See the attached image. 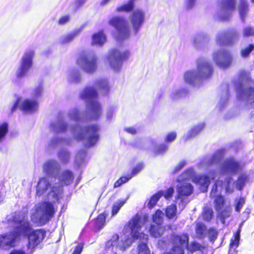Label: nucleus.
Wrapping results in <instances>:
<instances>
[{
  "mask_svg": "<svg viewBox=\"0 0 254 254\" xmlns=\"http://www.w3.org/2000/svg\"><path fill=\"white\" fill-rule=\"evenodd\" d=\"M148 216L147 215L140 216L136 214L132 217L128 221V224L125 226L126 231H128L131 237H128L127 239L125 237L123 238L119 242V236L115 235L107 243V247L109 248L112 247L113 250L114 249L125 250L131 244L133 240L139 239L142 240L143 242L138 245L139 254H150V251L146 245L148 236L147 235L141 232V229L146 222Z\"/></svg>",
  "mask_w": 254,
  "mask_h": 254,
  "instance_id": "obj_1",
  "label": "nucleus"
},
{
  "mask_svg": "<svg viewBox=\"0 0 254 254\" xmlns=\"http://www.w3.org/2000/svg\"><path fill=\"white\" fill-rule=\"evenodd\" d=\"M213 72L212 64L204 60L198 61L196 71H188L184 74L185 81L192 84L195 81H201L210 77Z\"/></svg>",
  "mask_w": 254,
  "mask_h": 254,
  "instance_id": "obj_2",
  "label": "nucleus"
},
{
  "mask_svg": "<svg viewBox=\"0 0 254 254\" xmlns=\"http://www.w3.org/2000/svg\"><path fill=\"white\" fill-rule=\"evenodd\" d=\"M80 98L90 103L88 119L96 120L102 114L101 106L97 100L98 92L96 89L92 86L85 87L80 92Z\"/></svg>",
  "mask_w": 254,
  "mask_h": 254,
  "instance_id": "obj_3",
  "label": "nucleus"
},
{
  "mask_svg": "<svg viewBox=\"0 0 254 254\" xmlns=\"http://www.w3.org/2000/svg\"><path fill=\"white\" fill-rule=\"evenodd\" d=\"M19 225L17 226V239L19 237L28 235L27 248L32 252L44 238L46 232L43 230L31 231L29 223L26 221L20 222Z\"/></svg>",
  "mask_w": 254,
  "mask_h": 254,
  "instance_id": "obj_4",
  "label": "nucleus"
},
{
  "mask_svg": "<svg viewBox=\"0 0 254 254\" xmlns=\"http://www.w3.org/2000/svg\"><path fill=\"white\" fill-rule=\"evenodd\" d=\"M116 32V39L123 40L129 37L131 30L127 20L122 16H113L108 21Z\"/></svg>",
  "mask_w": 254,
  "mask_h": 254,
  "instance_id": "obj_5",
  "label": "nucleus"
},
{
  "mask_svg": "<svg viewBox=\"0 0 254 254\" xmlns=\"http://www.w3.org/2000/svg\"><path fill=\"white\" fill-rule=\"evenodd\" d=\"M78 67L88 73L95 71L98 65V59L96 55L91 53H82L76 60Z\"/></svg>",
  "mask_w": 254,
  "mask_h": 254,
  "instance_id": "obj_6",
  "label": "nucleus"
},
{
  "mask_svg": "<svg viewBox=\"0 0 254 254\" xmlns=\"http://www.w3.org/2000/svg\"><path fill=\"white\" fill-rule=\"evenodd\" d=\"M46 191H48L49 199L55 201L59 199L62 190L60 186L52 187L49 179L42 178L37 185V194L41 195Z\"/></svg>",
  "mask_w": 254,
  "mask_h": 254,
  "instance_id": "obj_7",
  "label": "nucleus"
},
{
  "mask_svg": "<svg viewBox=\"0 0 254 254\" xmlns=\"http://www.w3.org/2000/svg\"><path fill=\"white\" fill-rule=\"evenodd\" d=\"M231 179L227 178L223 183L221 181H217L213 187L211 192L210 195L212 197H216L215 199V203L216 209L217 210H220L224 205V199L220 195L223 187H225L227 192H232L233 190L230 188V184Z\"/></svg>",
  "mask_w": 254,
  "mask_h": 254,
  "instance_id": "obj_8",
  "label": "nucleus"
},
{
  "mask_svg": "<svg viewBox=\"0 0 254 254\" xmlns=\"http://www.w3.org/2000/svg\"><path fill=\"white\" fill-rule=\"evenodd\" d=\"M54 212L53 205L51 203L44 202L38 207L33 217L40 223L45 224L53 216Z\"/></svg>",
  "mask_w": 254,
  "mask_h": 254,
  "instance_id": "obj_9",
  "label": "nucleus"
},
{
  "mask_svg": "<svg viewBox=\"0 0 254 254\" xmlns=\"http://www.w3.org/2000/svg\"><path fill=\"white\" fill-rule=\"evenodd\" d=\"M129 56V53L127 51L122 52L116 49H113L109 53L108 60L110 66L114 69H117Z\"/></svg>",
  "mask_w": 254,
  "mask_h": 254,
  "instance_id": "obj_10",
  "label": "nucleus"
},
{
  "mask_svg": "<svg viewBox=\"0 0 254 254\" xmlns=\"http://www.w3.org/2000/svg\"><path fill=\"white\" fill-rule=\"evenodd\" d=\"M239 37L240 34L236 29H229L218 36L216 42L220 45L232 46L238 41Z\"/></svg>",
  "mask_w": 254,
  "mask_h": 254,
  "instance_id": "obj_11",
  "label": "nucleus"
},
{
  "mask_svg": "<svg viewBox=\"0 0 254 254\" xmlns=\"http://www.w3.org/2000/svg\"><path fill=\"white\" fill-rule=\"evenodd\" d=\"M212 59L216 64L222 68L228 67L232 61L231 54L226 50L214 52L212 54Z\"/></svg>",
  "mask_w": 254,
  "mask_h": 254,
  "instance_id": "obj_12",
  "label": "nucleus"
},
{
  "mask_svg": "<svg viewBox=\"0 0 254 254\" xmlns=\"http://www.w3.org/2000/svg\"><path fill=\"white\" fill-rule=\"evenodd\" d=\"M237 0H221L219 6L222 12L220 18L223 21L230 19L236 9Z\"/></svg>",
  "mask_w": 254,
  "mask_h": 254,
  "instance_id": "obj_13",
  "label": "nucleus"
},
{
  "mask_svg": "<svg viewBox=\"0 0 254 254\" xmlns=\"http://www.w3.org/2000/svg\"><path fill=\"white\" fill-rule=\"evenodd\" d=\"M129 20L132 31L134 34H136L144 22V12L141 9L134 10L130 15Z\"/></svg>",
  "mask_w": 254,
  "mask_h": 254,
  "instance_id": "obj_14",
  "label": "nucleus"
},
{
  "mask_svg": "<svg viewBox=\"0 0 254 254\" xmlns=\"http://www.w3.org/2000/svg\"><path fill=\"white\" fill-rule=\"evenodd\" d=\"M174 247L171 251V254H184V249L188 246L189 237L186 234L174 236Z\"/></svg>",
  "mask_w": 254,
  "mask_h": 254,
  "instance_id": "obj_15",
  "label": "nucleus"
},
{
  "mask_svg": "<svg viewBox=\"0 0 254 254\" xmlns=\"http://www.w3.org/2000/svg\"><path fill=\"white\" fill-rule=\"evenodd\" d=\"M34 56V52L30 51L25 52L22 57L17 77H22L24 76L32 65V60Z\"/></svg>",
  "mask_w": 254,
  "mask_h": 254,
  "instance_id": "obj_16",
  "label": "nucleus"
},
{
  "mask_svg": "<svg viewBox=\"0 0 254 254\" xmlns=\"http://www.w3.org/2000/svg\"><path fill=\"white\" fill-rule=\"evenodd\" d=\"M16 246V232H10L0 235V249L9 250Z\"/></svg>",
  "mask_w": 254,
  "mask_h": 254,
  "instance_id": "obj_17",
  "label": "nucleus"
},
{
  "mask_svg": "<svg viewBox=\"0 0 254 254\" xmlns=\"http://www.w3.org/2000/svg\"><path fill=\"white\" fill-rule=\"evenodd\" d=\"M38 103L37 101L29 99H23L17 97V108L25 113H32L37 110Z\"/></svg>",
  "mask_w": 254,
  "mask_h": 254,
  "instance_id": "obj_18",
  "label": "nucleus"
},
{
  "mask_svg": "<svg viewBox=\"0 0 254 254\" xmlns=\"http://www.w3.org/2000/svg\"><path fill=\"white\" fill-rule=\"evenodd\" d=\"M98 130L99 127L94 124L87 126L84 128V133L87 135V142L88 146H93L97 142L99 138Z\"/></svg>",
  "mask_w": 254,
  "mask_h": 254,
  "instance_id": "obj_19",
  "label": "nucleus"
},
{
  "mask_svg": "<svg viewBox=\"0 0 254 254\" xmlns=\"http://www.w3.org/2000/svg\"><path fill=\"white\" fill-rule=\"evenodd\" d=\"M193 181L199 185L201 191L205 192L207 191L210 182L209 177L206 176L196 177L194 179Z\"/></svg>",
  "mask_w": 254,
  "mask_h": 254,
  "instance_id": "obj_20",
  "label": "nucleus"
},
{
  "mask_svg": "<svg viewBox=\"0 0 254 254\" xmlns=\"http://www.w3.org/2000/svg\"><path fill=\"white\" fill-rule=\"evenodd\" d=\"M95 85L100 90L101 94L104 95H107L110 91L109 82L106 79L101 78L97 80Z\"/></svg>",
  "mask_w": 254,
  "mask_h": 254,
  "instance_id": "obj_21",
  "label": "nucleus"
},
{
  "mask_svg": "<svg viewBox=\"0 0 254 254\" xmlns=\"http://www.w3.org/2000/svg\"><path fill=\"white\" fill-rule=\"evenodd\" d=\"M106 41V36L103 30L94 33L92 36V45H102Z\"/></svg>",
  "mask_w": 254,
  "mask_h": 254,
  "instance_id": "obj_22",
  "label": "nucleus"
},
{
  "mask_svg": "<svg viewBox=\"0 0 254 254\" xmlns=\"http://www.w3.org/2000/svg\"><path fill=\"white\" fill-rule=\"evenodd\" d=\"M192 191V186L190 183L184 182L178 185V192L180 195H189Z\"/></svg>",
  "mask_w": 254,
  "mask_h": 254,
  "instance_id": "obj_23",
  "label": "nucleus"
},
{
  "mask_svg": "<svg viewBox=\"0 0 254 254\" xmlns=\"http://www.w3.org/2000/svg\"><path fill=\"white\" fill-rule=\"evenodd\" d=\"M73 179V175L69 171H64L58 175V179L62 185H69L72 182Z\"/></svg>",
  "mask_w": 254,
  "mask_h": 254,
  "instance_id": "obj_24",
  "label": "nucleus"
},
{
  "mask_svg": "<svg viewBox=\"0 0 254 254\" xmlns=\"http://www.w3.org/2000/svg\"><path fill=\"white\" fill-rule=\"evenodd\" d=\"M241 168V166L235 160H226L224 169L228 172H235Z\"/></svg>",
  "mask_w": 254,
  "mask_h": 254,
  "instance_id": "obj_25",
  "label": "nucleus"
},
{
  "mask_svg": "<svg viewBox=\"0 0 254 254\" xmlns=\"http://www.w3.org/2000/svg\"><path fill=\"white\" fill-rule=\"evenodd\" d=\"M43 169L47 173L53 174L59 170V165L54 160H49L44 165Z\"/></svg>",
  "mask_w": 254,
  "mask_h": 254,
  "instance_id": "obj_26",
  "label": "nucleus"
},
{
  "mask_svg": "<svg viewBox=\"0 0 254 254\" xmlns=\"http://www.w3.org/2000/svg\"><path fill=\"white\" fill-rule=\"evenodd\" d=\"M135 0H128V2L124 3L116 9V11L118 12H129L133 11L134 7V1Z\"/></svg>",
  "mask_w": 254,
  "mask_h": 254,
  "instance_id": "obj_27",
  "label": "nucleus"
},
{
  "mask_svg": "<svg viewBox=\"0 0 254 254\" xmlns=\"http://www.w3.org/2000/svg\"><path fill=\"white\" fill-rule=\"evenodd\" d=\"M81 31V29L80 28L73 30L62 38L61 40L62 43L65 44L71 42L80 34Z\"/></svg>",
  "mask_w": 254,
  "mask_h": 254,
  "instance_id": "obj_28",
  "label": "nucleus"
},
{
  "mask_svg": "<svg viewBox=\"0 0 254 254\" xmlns=\"http://www.w3.org/2000/svg\"><path fill=\"white\" fill-rule=\"evenodd\" d=\"M161 225H151L149 230L151 236L154 237H160L163 234L164 231V228L160 226Z\"/></svg>",
  "mask_w": 254,
  "mask_h": 254,
  "instance_id": "obj_29",
  "label": "nucleus"
},
{
  "mask_svg": "<svg viewBox=\"0 0 254 254\" xmlns=\"http://www.w3.org/2000/svg\"><path fill=\"white\" fill-rule=\"evenodd\" d=\"M6 222L8 227L12 229V231L16 232V213L15 212L8 215L6 218Z\"/></svg>",
  "mask_w": 254,
  "mask_h": 254,
  "instance_id": "obj_30",
  "label": "nucleus"
},
{
  "mask_svg": "<svg viewBox=\"0 0 254 254\" xmlns=\"http://www.w3.org/2000/svg\"><path fill=\"white\" fill-rule=\"evenodd\" d=\"M166 217L170 219L177 218V207L176 205L172 204L168 206L165 210Z\"/></svg>",
  "mask_w": 254,
  "mask_h": 254,
  "instance_id": "obj_31",
  "label": "nucleus"
},
{
  "mask_svg": "<svg viewBox=\"0 0 254 254\" xmlns=\"http://www.w3.org/2000/svg\"><path fill=\"white\" fill-rule=\"evenodd\" d=\"M238 9L240 16H244L248 10V5L246 0H240Z\"/></svg>",
  "mask_w": 254,
  "mask_h": 254,
  "instance_id": "obj_32",
  "label": "nucleus"
},
{
  "mask_svg": "<svg viewBox=\"0 0 254 254\" xmlns=\"http://www.w3.org/2000/svg\"><path fill=\"white\" fill-rule=\"evenodd\" d=\"M8 131V124L6 122L0 123V143L3 141Z\"/></svg>",
  "mask_w": 254,
  "mask_h": 254,
  "instance_id": "obj_33",
  "label": "nucleus"
},
{
  "mask_svg": "<svg viewBox=\"0 0 254 254\" xmlns=\"http://www.w3.org/2000/svg\"><path fill=\"white\" fill-rule=\"evenodd\" d=\"M195 232L198 237L201 238L204 237L206 233V228L204 225L202 223H196Z\"/></svg>",
  "mask_w": 254,
  "mask_h": 254,
  "instance_id": "obj_34",
  "label": "nucleus"
},
{
  "mask_svg": "<svg viewBox=\"0 0 254 254\" xmlns=\"http://www.w3.org/2000/svg\"><path fill=\"white\" fill-rule=\"evenodd\" d=\"M163 213L160 210H157L152 216V220L157 225H161L163 221Z\"/></svg>",
  "mask_w": 254,
  "mask_h": 254,
  "instance_id": "obj_35",
  "label": "nucleus"
},
{
  "mask_svg": "<svg viewBox=\"0 0 254 254\" xmlns=\"http://www.w3.org/2000/svg\"><path fill=\"white\" fill-rule=\"evenodd\" d=\"M254 50V44H250L240 51L241 56L244 58H248L250 53Z\"/></svg>",
  "mask_w": 254,
  "mask_h": 254,
  "instance_id": "obj_36",
  "label": "nucleus"
},
{
  "mask_svg": "<svg viewBox=\"0 0 254 254\" xmlns=\"http://www.w3.org/2000/svg\"><path fill=\"white\" fill-rule=\"evenodd\" d=\"M194 172L192 169L186 171L181 176L178 178V182H181L186 180L191 179L193 175Z\"/></svg>",
  "mask_w": 254,
  "mask_h": 254,
  "instance_id": "obj_37",
  "label": "nucleus"
},
{
  "mask_svg": "<svg viewBox=\"0 0 254 254\" xmlns=\"http://www.w3.org/2000/svg\"><path fill=\"white\" fill-rule=\"evenodd\" d=\"M169 146L167 143L159 144L154 150V153L156 155L165 153L168 149Z\"/></svg>",
  "mask_w": 254,
  "mask_h": 254,
  "instance_id": "obj_38",
  "label": "nucleus"
},
{
  "mask_svg": "<svg viewBox=\"0 0 254 254\" xmlns=\"http://www.w3.org/2000/svg\"><path fill=\"white\" fill-rule=\"evenodd\" d=\"M162 195L163 193L162 192H158L156 194L153 195L148 203V207L150 209L152 208L155 206L159 198L162 196Z\"/></svg>",
  "mask_w": 254,
  "mask_h": 254,
  "instance_id": "obj_39",
  "label": "nucleus"
},
{
  "mask_svg": "<svg viewBox=\"0 0 254 254\" xmlns=\"http://www.w3.org/2000/svg\"><path fill=\"white\" fill-rule=\"evenodd\" d=\"M177 136V134L176 131L169 132L166 134L164 138V142L165 143L170 144L176 140Z\"/></svg>",
  "mask_w": 254,
  "mask_h": 254,
  "instance_id": "obj_40",
  "label": "nucleus"
},
{
  "mask_svg": "<svg viewBox=\"0 0 254 254\" xmlns=\"http://www.w3.org/2000/svg\"><path fill=\"white\" fill-rule=\"evenodd\" d=\"M126 200H120L116 202L113 207L112 211V216H114L117 214L122 206L125 203Z\"/></svg>",
  "mask_w": 254,
  "mask_h": 254,
  "instance_id": "obj_41",
  "label": "nucleus"
},
{
  "mask_svg": "<svg viewBox=\"0 0 254 254\" xmlns=\"http://www.w3.org/2000/svg\"><path fill=\"white\" fill-rule=\"evenodd\" d=\"M240 231H241V229L240 228L238 229L237 232L235 234L234 239H232L231 242L230 244L231 249H235L238 246V245L239 244V241H240Z\"/></svg>",
  "mask_w": 254,
  "mask_h": 254,
  "instance_id": "obj_42",
  "label": "nucleus"
},
{
  "mask_svg": "<svg viewBox=\"0 0 254 254\" xmlns=\"http://www.w3.org/2000/svg\"><path fill=\"white\" fill-rule=\"evenodd\" d=\"M204 128L203 125H198L194 127L190 130L188 138H191L195 136L197 134L200 132Z\"/></svg>",
  "mask_w": 254,
  "mask_h": 254,
  "instance_id": "obj_43",
  "label": "nucleus"
},
{
  "mask_svg": "<svg viewBox=\"0 0 254 254\" xmlns=\"http://www.w3.org/2000/svg\"><path fill=\"white\" fill-rule=\"evenodd\" d=\"M247 179L246 175H242L239 177L238 181L236 182H235L233 185H235V187L237 189L240 190L245 185Z\"/></svg>",
  "mask_w": 254,
  "mask_h": 254,
  "instance_id": "obj_44",
  "label": "nucleus"
},
{
  "mask_svg": "<svg viewBox=\"0 0 254 254\" xmlns=\"http://www.w3.org/2000/svg\"><path fill=\"white\" fill-rule=\"evenodd\" d=\"M213 216V211L211 208L205 207L204 209L203 213V217L205 221H209L211 220Z\"/></svg>",
  "mask_w": 254,
  "mask_h": 254,
  "instance_id": "obj_45",
  "label": "nucleus"
},
{
  "mask_svg": "<svg viewBox=\"0 0 254 254\" xmlns=\"http://www.w3.org/2000/svg\"><path fill=\"white\" fill-rule=\"evenodd\" d=\"M247 95L250 104L254 108V88H249L247 90Z\"/></svg>",
  "mask_w": 254,
  "mask_h": 254,
  "instance_id": "obj_46",
  "label": "nucleus"
},
{
  "mask_svg": "<svg viewBox=\"0 0 254 254\" xmlns=\"http://www.w3.org/2000/svg\"><path fill=\"white\" fill-rule=\"evenodd\" d=\"M106 219V215L104 213L100 214L96 220V225L99 228H101L104 225Z\"/></svg>",
  "mask_w": 254,
  "mask_h": 254,
  "instance_id": "obj_47",
  "label": "nucleus"
},
{
  "mask_svg": "<svg viewBox=\"0 0 254 254\" xmlns=\"http://www.w3.org/2000/svg\"><path fill=\"white\" fill-rule=\"evenodd\" d=\"M226 152V150L224 148L218 149L213 154L211 159H222Z\"/></svg>",
  "mask_w": 254,
  "mask_h": 254,
  "instance_id": "obj_48",
  "label": "nucleus"
},
{
  "mask_svg": "<svg viewBox=\"0 0 254 254\" xmlns=\"http://www.w3.org/2000/svg\"><path fill=\"white\" fill-rule=\"evenodd\" d=\"M188 249L190 251H195L200 250L201 248V246L197 243L192 242L190 245H188Z\"/></svg>",
  "mask_w": 254,
  "mask_h": 254,
  "instance_id": "obj_49",
  "label": "nucleus"
},
{
  "mask_svg": "<svg viewBox=\"0 0 254 254\" xmlns=\"http://www.w3.org/2000/svg\"><path fill=\"white\" fill-rule=\"evenodd\" d=\"M243 35L245 37L254 36V29L251 27H247L243 30Z\"/></svg>",
  "mask_w": 254,
  "mask_h": 254,
  "instance_id": "obj_50",
  "label": "nucleus"
},
{
  "mask_svg": "<svg viewBox=\"0 0 254 254\" xmlns=\"http://www.w3.org/2000/svg\"><path fill=\"white\" fill-rule=\"evenodd\" d=\"M70 19V17L69 15H65L61 17L58 20V24L61 25H63L68 23Z\"/></svg>",
  "mask_w": 254,
  "mask_h": 254,
  "instance_id": "obj_51",
  "label": "nucleus"
},
{
  "mask_svg": "<svg viewBox=\"0 0 254 254\" xmlns=\"http://www.w3.org/2000/svg\"><path fill=\"white\" fill-rule=\"evenodd\" d=\"M245 202V199L244 198H240L238 200H236V205L235 206V210L237 212H239L243 207Z\"/></svg>",
  "mask_w": 254,
  "mask_h": 254,
  "instance_id": "obj_52",
  "label": "nucleus"
},
{
  "mask_svg": "<svg viewBox=\"0 0 254 254\" xmlns=\"http://www.w3.org/2000/svg\"><path fill=\"white\" fill-rule=\"evenodd\" d=\"M163 193V195L166 199H168L172 197L174 190L173 188H170L167 189L165 191H161Z\"/></svg>",
  "mask_w": 254,
  "mask_h": 254,
  "instance_id": "obj_53",
  "label": "nucleus"
},
{
  "mask_svg": "<svg viewBox=\"0 0 254 254\" xmlns=\"http://www.w3.org/2000/svg\"><path fill=\"white\" fill-rule=\"evenodd\" d=\"M59 159H69L70 157L69 153L65 150H61L58 154Z\"/></svg>",
  "mask_w": 254,
  "mask_h": 254,
  "instance_id": "obj_54",
  "label": "nucleus"
},
{
  "mask_svg": "<svg viewBox=\"0 0 254 254\" xmlns=\"http://www.w3.org/2000/svg\"><path fill=\"white\" fill-rule=\"evenodd\" d=\"M208 234L210 240L213 241L217 237V232L214 229H210L208 231Z\"/></svg>",
  "mask_w": 254,
  "mask_h": 254,
  "instance_id": "obj_55",
  "label": "nucleus"
},
{
  "mask_svg": "<svg viewBox=\"0 0 254 254\" xmlns=\"http://www.w3.org/2000/svg\"><path fill=\"white\" fill-rule=\"evenodd\" d=\"M143 168V165L142 164H138L132 170L131 174V176H134L138 174Z\"/></svg>",
  "mask_w": 254,
  "mask_h": 254,
  "instance_id": "obj_56",
  "label": "nucleus"
},
{
  "mask_svg": "<svg viewBox=\"0 0 254 254\" xmlns=\"http://www.w3.org/2000/svg\"><path fill=\"white\" fill-rule=\"evenodd\" d=\"M230 215L229 211L223 212L219 216L220 220L222 223H224L225 219Z\"/></svg>",
  "mask_w": 254,
  "mask_h": 254,
  "instance_id": "obj_57",
  "label": "nucleus"
},
{
  "mask_svg": "<svg viewBox=\"0 0 254 254\" xmlns=\"http://www.w3.org/2000/svg\"><path fill=\"white\" fill-rule=\"evenodd\" d=\"M83 245L82 244H79L74 249L72 254H80L82 251Z\"/></svg>",
  "mask_w": 254,
  "mask_h": 254,
  "instance_id": "obj_58",
  "label": "nucleus"
},
{
  "mask_svg": "<svg viewBox=\"0 0 254 254\" xmlns=\"http://www.w3.org/2000/svg\"><path fill=\"white\" fill-rule=\"evenodd\" d=\"M132 177V176H131V175L130 174L129 175H128L127 177H122L120 178V179L122 182V183L124 184L127 182L128 180H129Z\"/></svg>",
  "mask_w": 254,
  "mask_h": 254,
  "instance_id": "obj_59",
  "label": "nucleus"
},
{
  "mask_svg": "<svg viewBox=\"0 0 254 254\" xmlns=\"http://www.w3.org/2000/svg\"><path fill=\"white\" fill-rule=\"evenodd\" d=\"M180 201V202L179 203V208H181V210L182 211L185 207L186 203L183 199L180 197L177 199V201Z\"/></svg>",
  "mask_w": 254,
  "mask_h": 254,
  "instance_id": "obj_60",
  "label": "nucleus"
},
{
  "mask_svg": "<svg viewBox=\"0 0 254 254\" xmlns=\"http://www.w3.org/2000/svg\"><path fill=\"white\" fill-rule=\"evenodd\" d=\"M67 124L64 123H61L59 126V129L61 131H64L67 128Z\"/></svg>",
  "mask_w": 254,
  "mask_h": 254,
  "instance_id": "obj_61",
  "label": "nucleus"
},
{
  "mask_svg": "<svg viewBox=\"0 0 254 254\" xmlns=\"http://www.w3.org/2000/svg\"><path fill=\"white\" fill-rule=\"evenodd\" d=\"M42 91V86H39L36 87L34 90L35 95V96L40 95V94L41 93Z\"/></svg>",
  "mask_w": 254,
  "mask_h": 254,
  "instance_id": "obj_62",
  "label": "nucleus"
},
{
  "mask_svg": "<svg viewBox=\"0 0 254 254\" xmlns=\"http://www.w3.org/2000/svg\"><path fill=\"white\" fill-rule=\"evenodd\" d=\"M185 165V162L183 161L180 162L179 164L176 167L175 172H177L182 168Z\"/></svg>",
  "mask_w": 254,
  "mask_h": 254,
  "instance_id": "obj_63",
  "label": "nucleus"
},
{
  "mask_svg": "<svg viewBox=\"0 0 254 254\" xmlns=\"http://www.w3.org/2000/svg\"><path fill=\"white\" fill-rule=\"evenodd\" d=\"M126 131L132 134H134L136 133V129L134 128L131 127L126 128Z\"/></svg>",
  "mask_w": 254,
  "mask_h": 254,
  "instance_id": "obj_64",
  "label": "nucleus"
}]
</instances>
